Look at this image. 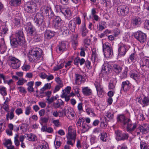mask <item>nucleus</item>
Wrapping results in <instances>:
<instances>
[{
	"label": "nucleus",
	"mask_w": 149,
	"mask_h": 149,
	"mask_svg": "<svg viewBox=\"0 0 149 149\" xmlns=\"http://www.w3.org/2000/svg\"><path fill=\"white\" fill-rule=\"evenodd\" d=\"M43 56L42 50L39 48L35 47L30 52L29 60L31 62H38L43 60Z\"/></svg>",
	"instance_id": "f257e3e1"
},
{
	"label": "nucleus",
	"mask_w": 149,
	"mask_h": 149,
	"mask_svg": "<svg viewBox=\"0 0 149 149\" xmlns=\"http://www.w3.org/2000/svg\"><path fill=\"white\" fill-rule=\"evenodd\" d=\"M15 36L16 38L10 40V42L12 46L16 47L18 45H22L24 44L25 40L23 33L22 31H18L16 33Z\"/></svg>",
	"instance_id": "f03ea898"
},
{
	"label": "nucleus",
	"mask_w": 149,
	"mask_h": 149,
	"mask_svg": "<svg viewBox=\"0 0 149 149\" xmlns=\"http://www.w3.org/2000/svg\"><path fill=\"white\" fill-rule=\"evenodd\" d=\"M76 136V130L72 128V127L69 126L68 127V132L66 136L67 140V144L73 146L75 142Z\"/></svg>",
	"instance_id": "7ed1b4c3"
},
{
	"label": "nucleus",
	"mask_w": 149,
	"mask_h": 149,
	"mask_svg": "<svg viewBox=\"0 0 149 149\" xmlns=\"http://www.w3.org/2000/svg\"><path fill=\"white\" fill-rule=\"evenodd\" d=\"M8 62L10 66L14 69L18 68L20 66L21 62L20 61L12 56H10L8 57Z\"/></svg>",
	"instance_id": "20e7f679"
},
{
	"label": "nucleus",
	"mask_w": 149,
	"mask_h": 149,
	"mask_svg": "<svg viewBox=\"0 0 149 149\" xmlns=\"http://www.w3.org/2000/svg\"><path fill=\"white\" fill-rule=\"evenodd\" d=\"M24 10L27 13H32L35 12L37 8L36 3L33 1L28 2L24 6Z\"/></svg>",
	"instance_id": "39448f33"
},
{
	"label": "nucleus",
	"mask_w": 149,
	"mask_h": 149,
	"mask_svg": "<svg viewBox=\"0 0 149 149\" xmlns=\"http://www.w3.org/2000/svg\"><path fill=\"white\" fill-rule=\"evenodd\" d=\"M103 50L105 57L109 58L112 56L113 54V50L109 45L106 43L103 44Z\"/></svg>",
	"instance_id": "423d86ee"
},
{
	"label": "nucleus",
	"mask_w": 149,
	"mask_h": 149,
	"mask_svg": "<svg viewBox=\"0 0 149 149\" xmlns=\"http://www.w3.org/2000/svg\"><path fill=\"white\" fill-rule=\"evenodd\" d=\"M129 11L128 8L125 5L119 6L117 8V13L120 15L125 16L128 13Z\"/></svg>",
	"instance_id": "0eeeda50"
},
{
	"label": "nucleus",
	"mask_w": 149,
	"mask_h": 149,
	"mask_svg": "<svg viewBox=\"0 0 149 149\" xmlns=\"http://www.w3.org/2000/svg\"><path fill=\"white\" fill-rule=\"evenodd\" d=\"M62 20L60 17H55L53 19L52 25L53 27L56 29H59L62 26Z\"/></svg>",
	"instance_id": "6e6552de"
},
{
	"label": "nucleus",
	"mask_w": 149,
	"mask_h": 149,
	"mask_svg": "<svg viewBox=\"0 0 149 149\" xmlns=\"http://www.w3.org/2000/svg\"><path fill=\"white\" fill-rule=\"evenodd\" d=\"M40 10L42 13H44L46 14L47 16H48L49 18L53 16V12L50 7L42 6L40 8Z\"/></svg>",
	"instance_id": "1a4fd4ad"
},
{
	"label": "nucleus",
	"mask_w": 149,
	"mask_h": 149,
	"mask_svg": "<svg viewBox=\"0 0 149 149\" xmlns=\"http://www.w3.org/2000/svg\"><path fill=\"white\" fill-rule=\"evenodd\" d=\"M34 20L37 26H39L40 24H44L45 22L43 21V17L40 13H37L34 17Z\"/></svg>",
	"instance_id": "9d476101"
},
{
	"label": "nucleus",
	"mask_w": 149,
	"mask_h": 149,
	"mask_svg": "<svg viewBox=\"0 0 149 149\" xmlns=\"http://www.w3.org/2000/svg\"><path fill=\"white\" fill-rule=\"evenodd\" d=\"M24 27L28 33L30 35H33L36 30L35 28L30 22L26 23Z\"/></svg>",
	"instance_id": "9b49d317"
},
{
	"label": "nucleus",
	"mask_w": 149,
	"mask_h": 149,
	"mask_svg": "<svg viewBox=\"0 0 149 149\" xmlns=\"http://www.w3.org/2000/svg\"><path fill=\"white\" fill-rule=\"evenodd\" d=\"M127 51V47L123 44H121L119 45L118 54L119 56H124Z\"/></svg>",
	"instance_id": "f8f14e48"
},
{
	"label": "nucleus",
	"mask_w": 149,
	"mask_h": 149,
	"mask_svg": "<svg viewBox=\"0 0 149 149\" xmlns=\"http://www.w3.org/2000/svg\"><path fill=\"white\" fill-rule=\"evenodd\" d=\"M116 135V139L117 140H121L126 139L128 138V136L124 133H122V132L119 130L115 132Z\"/></svg>",
	"instance_id": "ddd939ff"
},
{
	"label": "nucleus",
	"mask_w": 149,
	"mask_h": 149,
	"mask_svg": "<svg viewBox=\"0 0 149 149\" xmlns=\"http://www.w3.org/2000/svg\"><path fill=\"white\" fill-rule=\"evenodd\" d=\"M112 71L110 67V65L107 63H105L102 66V69L101 70V73L102 74H109Z\"/></svg>",
	"instance_id": "4468645a"
},
{
	"label": "nucleus",
	"mask_w": 149,
	"mask_h": 149,
	"mask_svg": "<svg viewBox=\"0 0 149 149\" xmlns=\"http://www.w3.org/2000/svg\"><path fill=\"white\" fill-rule=\"evenodd\" d=\"M128 120V121L126 124L127 125V130L128 131L130 132L133 131L136 128L137 125L135 123L133 124L130 119Z\"/></svg>",
	"instance_id": "2eb2a0df"
},
{
	"label": "nucleus",
	"mask_w": 149,
	"mask_h": 149,
	"mask_svg": "<svg viewBox=\"0 0 149 149\" xmlns=\"http://www.w3.org/2000/svg\"><path fill=\"white\" fill-rule=\"evenodd\" d=\"M62 13L64 14L66 18L70 19L72 17V13L69 8H63Z\"/></svg>",
	"instance_id": "dca6fc26"
},
{
	"label": "nucleus",
	"mask_w": 149,
	"mask_h": 149,
	"mask_svg": "<svg viewBox=\"0 0 149 149\" xmlns=\"http://www.w3.org/2000/svg\"><path fill=\"white\" fill-rule=\"evenodd\" d=\"M140 65H142L143 67L145 66V68L146 69V70H148L149 69V58H143L142 62L140 63Z\"/></svg>",
	"instance_id": "f3484780"
},
{
	"label": "nucleus",
	"mask_w": 149,
	"mask_h": 149,
	"mask_svg": "<svg viewBox=\"0 0 149 149\" xmlns=\"http://www.w3.org/2000/svg\"><path fill=\"white\" fill-rule=\"evenodd\" d=\"M143 134H146L149 132V125L147 124H143L140 127V132Z\"/></svg>",
	"instance_id": "a211bd4d"
},
{
	"label": "nucleus",
	"mask_w": 149,
	"mask_h": 149,
	"mask_svg": "<svg viewBox=\"0 0 149 149\" xmlns=\"http://www.w3.org/2000/svg\"><path fill=\"white\" fill-rule=\"evenodd\" d=\"M118 121H119L121 123L124 125H126L127 123L128 122V120H129L130 119L127 118L124 116V115H120L118 117Z\"/></svg>",
	"instance_id": "6ab92c4d"
},
{
	"label": "nucleus",
	"mask_w": 149,
	"mask_h": 149,
	"mask_svg": "<svg viewBox=\"0 0 149 149\" xmlns=\"http://www.w3.org/2000/svg\"><path fill=\"white\" fill-rule=\"evenodd\" d=\"M76 26V23L74 20H71L68 24L69 28L72 32L75 31Z\"/></svg>",
	"instance_id": "aec40b11"
},
{
	"label": "nucleus",
	"mask_w": 149,
	"mask_h": 149,
	"mask_svg": "<svg viewBox=\"0 0 149 149\" xmlns=\"http://www.w3.org/2000/svg\"><path fill=\"white\" fill-rule=\"evenodd\" d=\"M55 35V32L53 31L46 30L45 32V37L47 39H50L53 37Z\"/></svg>",
	"instance_id": "412c9836"
},
{
	"label": "nucleus",
	"mask_w": 149,
	"mask_h": 149,
	"mask_svg": "<svg viewBox=\"0 0 149 149\" xmlns=\"http://www.w3.org/2000/svg\"><path fill=\"white\" fill-rule=\"evenodd\" d=\"M67 43L64 42L60 43L57 47L59 51L63 52L65 50L67 47Z\"/></svg>",
	"instance_id": "4be33fe9"
},
{
	"label": "nucleus",
	"mask_w": 149,
	"mask_h": 149,
	"mask_svg": "<svg viewBox=\"0 0 149 149\" xmlns=\"http://www.w3.org/2000/svg\"><path fill=\"white\" fill-rule=\"evenodd\" d=\"M86 79V77L84 75H76L75 83L77 84L80 81L84 82Z\"/></svg>",
	"instance_id": "5701e85b"
},
{
	"label": "nucleus",
	"mask_w": 149,
	"mask_h": 149,
	"mask_svg": "<svg viewBox=\"0 0 149 149\" xmlns=\"http://www.w3.org/2000/svg\"><path fill=\"white\" fill-rule=\"evenodd\" d=\"M21 0H9V4L12 6H17L21 3Z\"/></svg>",
	"instance_id": "b1692460"
},
{
	"label": "nucleus",
	"mask_w": 149,
	"mask_h": 149,
	"mask_svg": "<svg viewBox=\"0 0 149 149\" xmlns=\"http://www.w3.org/2000/svg\"><path fill=\"white\" fill-rule=\"evenodd\" d=\"M129 82L128 81H126L123 82L122 84L121 90H123L124 91H126L129 90L130 86Z\"/></svg>",
	"instance_id": "393cba45"
},
{
	"label": "nucleus",
	"mask_w": 149,
	"mask_h": 149,
	"mask_svg": "<svg viewBox=\"0 0 149 149\" xmlns=\"http://www.w3.org/2000/svg\"><path fill=\"white\" fill-rule=\"evenodd\" d=\"M116 82V79H113L111 80L108 86L109 89L112 91L113 90L115 87Z\"/></svg>",
	"instance_id": "a878e982"
},
{
	"label": "nucleus",
	"mask_w": 149,
	"mask_h": 149,
	"mask_svg": "<svg viewBox=\"0 0 149 149\" xmlns=\"http://www.w3.org/2000/svg\"><path fill=\"white\" fill-rule=\"evenodd\" d=\"M41 130L42 132H45L49 133H52L53 131L52 128L50 127H47L45 125L42 126Z\"/></svg>",
	"instance_id": "bb28decb"
},
{
	"label": "nucleus",
	"mask_w": 149,
	"mask_h": 149,
	"mask_svg": "<svg viewBox=\"0 0 149 149\" xmlns=\"http://www.w3.org/2000/svg\"><path fill=\"white\" fill-rule=\"evenodd\" d=\"M90 127L89 126L86 124V123L81 125V127H79V129L82 132L84 133L87 131L89 129Z\"/></svg>",
	"instance_id": "cd10ccee"
},
{
	"label": "nucleus",
	"mask_w": 149,
	"mask_h": 149,
	"mask_svg": "<svg viewBox=\"0 0 149 149\" xmlns=\"http://www.w3.org/2000/svg\"><path fill=\"white\" fill-rule=\"evenodd\" d=\"M82 92L84 95H89L91 94L92 90L88 87H85L82 88Z\"/></svg>",
	"instance_id": "c85d7f7f"
},
{
	"label": "nucleus",
	"mask_w": 149,
	"mask_h": 149,
	"mask_svg": "<svg viewBox=\"0 0 149 149\" xmlns=\"http://www.w3.org/2000/svg\"><path fill=\"white\" fill-rule=\"evenodd\" d=\"M63 102L61 99H58L54 104L53 106L55 108H58L63 104Z\"/></svg>",
	"instance_id": "c756f323"
},
{
	"label": "nucleus",
	"mask_w": 149,
	"mask_h": 149,
	"mask_svg": "<svg viewBox=\"0 0 149 149\" xmlns=\"http://www.w3.org/2000/svg\"><path fill=\"white\" fill-rule=\"evenodd\" d=\"M81 35L82 36L84 37L86 36L87 35L88 32V31L86 29L85 24L82 26L81 30Z\"/></svg>",
	"instance_id": "7c9ffc66"
},
{
	"label": "nucleus",
	"mask_w": 149,
	"mask_h": 149,
	"mask_svg": "<svg viewBox=\"0 0 149 149\" xmlns=\"http://www.w3.org/2000/svg\"><path fill=\"white\" fill-rule=\"evenodd\" d=\"M51 87V83H47L45 84L43 87L42 88L40 91V94L43 93L44 91L47 89H50Z\"/></svg>",
	"instance_id": "2f4dec72"
},
{
	"label": "nucleus",
	"mask_w": 149,
	"mask_h": 149,
	"mask_svg": "<svg viewBox=\"0 0 149 149\" xmlns=\"http://www.w3.org/2000/svg\"><path fill=\"white\" fill-rule=\"evenodd\" d=\"M113 68L114 71L117 74L119 73L122 70V67L117 64L114 65Z\"/></svg>",
	"instance_id": "473e14b6"
},
{
	"label": "nucleus",
	"mask_w": 149,
	"mask_h": 149,
	"mask_svg": "<svg viewBox=\"0 0 149 149\" xmlns=\"http://www.w3.org/2000/svg\"><path fill=\"white\" fill-rule=\"evenodd\" d=\"M106 24L105 22L103 21L100 22L97 28L99 31H102L106 27Z\"/></svg>",
	"instance_id": "72a5a7b5"
},
{
	"label": "nucleus",
	"mask_w": 149,
	"mask_h": 149,
	"mask_svg": "<svg viewBox=\"0 0 149 149\" xmlns=\"http://www.w3.org/2000/svg\"><path fill=\"white\" fill-rule=\"evenodd\" d=\"M107 136V134L105 132L102 131L101 132L100 139L102 141H106Z\"/></svg>",
	"instance_id": "f704fd0d"
},
{
	"label": "nucleus",
	"mask_w": 149,
	"mask_h": 149,
	"mask_svg": "<svg viewBox=\"0 0 149 149\" xmlns=\"http://www.w3.org/2000/svg\"><path fill=\"white\" fill-rule=\"evenodd\" d=\"M147 38L146 34L140 31V43H143L146 41Z\"/></svg>",
	"instance_id": "c9c22d12"
},
{
	"label": "nucleus",
	"mask_w": 149,
	"mask_h": 149,
	"mask_svg": "<svg viewBox=\"0 0 149 149\" xmlns=\"http://www.w3.org/2000/svg\"><path fill=\"white\" fill-rule=\"evenodd\" d=\"M8 31V29L5 25L1 26L0 27V31H1L2 35L5 34Z\"/></svg>",
	"instance_id": "e433bc0d"
},
{
	"label": "nucleus",
	"mask_w": 149,
	"mask_h": 149,
	"mask_svg": "<svg viewBox=\"0 0 149 149\" xmlns=\"http://www.w3.org/2000/svg\"><path fill=\"white\" fill-rule=\"evenodd\" d=\"M27 137H28V140L29 141H35L37 138L36 136L32 133L27 134Z\"/></svg>",
	"instance_id": "4c0bfd02"
},
{
	"label": "nucleus",
	"mask_w": 149,
	"mask_h": 149,
	"mask_svg": "<svg viewBox=\"0 0 149 149\" xmlns=\"http://www.w3.org/2000/svg\"><path fill=\"white\" fill-rule=\"evenodd\" d=\"M33 84L34 82L33 81L29 82L27 84V85L28 86L27 88L28 91L30 92H33L34 91V88L33 87Z\"/></svg>",
	"instance_id": "58836bf2"
},
{
	"label": "nucleus",
	"mask_w": 149,
	"mask_h": 149,
	"mask_svg": "<svg viewBox=\"0 0 149 149\" xmlns=\"http://www.w3.org/2000/svg\"><path fill=\"white\" fill-rule=\"evenodd\" d=\"M85 123V121L84 119L83 118H79L77 123L76 125L78 128L79 129V127H81V125Z\"/></svg>",
	"instance_id": "ea45409f"
},
{
	"label": "nucleus",
	"mask_w": 149,
	"mask_h": 149,
	"mask_svg": "<svg viewBox=\"0 0 149 149\" xmlns=\"http://www.w3.org/2000/svg\"><path fill=\"white\" fill-rule=\"evenodd\" d=\"M63 34L64 35H67L68 34L69 32V30L67 27L64 26L61 27V28Z\"/></svg>",
	"instance_id": "a19ab883"
},
{
	"label": "nucleus",
	"mask_w": 149,
	"mask_h": 149,
	"mask_svg": "<svg viewBox=\"0 0 149 149\" xmlns=\"http://www.w3.org/2000/svg\"><path fill=\"white\" fill-rule=\"evenodd\" d=\"M97 58V55L96 54L95 49L94 48L92 50V54L91 59L93 62H94Z\"/></svg>",
	"instance_id": "79ce46f5"
},
{
	"label": "nucleus",
	"mask_w": 149,
	"mask_h": 149,
	"mask_svg": "<svg viewBox=\"0 0 149 149\" xmlns=\"http://www.w3.org/2000/svg\"><path fill=\"white\" fill-rule=\"evenodd\" d=\"M33 40L35 42H40L42 40V37L40 34H36L34 36Z\"/></svg>",
	"instance_id": "37998d69"
},
{
	"label": "nucleus",
	"mask_w": 149,
	"mask_h": 149,
	"mask_svg": "<svg viewBox=\"0 0 149 149\" xmlns=\"http://www.w3.org/2000/svg\"><path fill=\"white\" fill-rule=\"evenodd\" d=\"M140 148L141 149H149L147 143L143 141L140 142Z\"/></svg>",
	"instance_id": "c03bdc74"
},
{
	"label": "nucleus",
	"mask_w": 149,
	"mask_h": 149,
	"mask_svg": "<svg viewBox=\"0 0 149 149\" xmlns=\"http://www.w3.org/2000/svg\"><path fill=\"white\" fill-rule=\"evenodd\" d=\"M31 108L30 106L26 107L25 108V113L26 115H29L32 112Z\"/></svg>",
	"instance_id": "a18cd8bd"
},
{
	"label": "nucleus",
	"mask_w": 149,
	"mask_h": 149,
	"mask_svg": "<svg viewBox=\"0 0 149 149\" xmlns=\"http://www.w3.org/2000/svg\"><path fill=\"white\" fill-rule=\"evenodd\" d=\"M105 116L110 120L112 119L114 117L113 113L109 111L106 113Z\"/></svg>",
	"instance_id": "49530a36"
},
{
	"label": "nucleus",
	"mask_w": 149,
	"mask_h": 149,
	"mask_svg": "<svg viewBox=\"0 0 149 149\" xmlns=\"http://www.w3.org/2000/svg\"><path fill=\"white\" fill-rule=\"evenodd\" d=\"M0 93L3 96L7 95L6 88L4 87H0Z\"/></svg>",
	"instance_id": "de8ad7c7"
},
{
	"label": "nucleus",
	"mask_w": 149,
	"mask_h": 149,
	"mask_svg": "<svg viewBox=\"0 0 149 149\" xmlns=\"http://www.w3.org/2000/svg\"><path fill=\"white\" fill-rule=\"evenodd\" d=\"M14 117L13 113L8 112L6 115V119L7 120H8L9 119H12Z\"/></svg>",
	"instance_id": "09e8293b"
},
{
	"label": "nucleus",
	"mask_w": 149,
	"mask_h": 149,
	"mask_svg": "<svg viewBox=\"0 0 149 149\" xmlns=\"http://www.w3.org/2000/svg\"><path fill=\"white\" fill-rule=\"evenodd\" d=\"M4 145L7 147V149L10 146H12V142L10 139H9L3 143Z\"/></svg>",
	"instance_id": "8fccbe9b"
},
{
	"label": "nucleus",
	"mask_w": 149,
	"mask_h": 149,
	"mask_svg": "<svg viewBox=\"0 0 149 149\" xmlns=\"http://www.w3.org/2000/svg\"><path fill=\"white\" fill-rule=\"evenodd\" d=\"M135 60V55L134 53H132L128 59V62L130 63L132 62Z\"/></svg>",
	"instance_id": "3c124183"
},
{
	"label": "nucleus",
	"mask_w": 149,
	"mask_h": 149,
	"mask_svg": "<svg viewBox=\"0 0 149 149\" xmlns=\"http://www.w3.org/2000/svg\"><path fill=\"white\" fill-rule=\"evenodd\" d=\"M97 95L100 97H101L103 96L104 94V91L102 88H98L97 90Z\"/></svg>",
	"instance_id": "603ef678"
},
{
	"label": "nucleus",
	"mask_w": 149,
	"mask_h": 149,
	"mask_svg": "<svg viewBox=\"0 0 149 149\" xmlns=\"http://www.w3.org/2000/svg\"><path fill=\"white\" fill-rule=\"evenodd\" d=\"M139 18V17H135L132 20V23L133 26H136L138 25Z\"/></svg>",
	"instance_id": "864d4df0"
},
{
	"label": "nucleus",
	"mask_w": 149,
	"mask_h": 149,
	"mask_svg": "<svg viewBox=\"0 0 149 149\" xmlns=\"http://www.w3.org/2000/svg\"><path fill=\"white\" fill-rule=\"evenodd\" d=\"M7 103L4 102L3 104L1 105V108L4 109V110L7 112L8 111L9 107Z\"/></svg>",
	"instance_id": "5fc2aeb1"
},
{
	"label": "nucleus",
	"mask_w": 149,
	"mask_h": 149,
	"mask_svg": "<svg viewBox=\"0 0 149 149\" xmlns=\"http://www.w3.org/2000/svg\"><path fill=\"white\" fill-rule=\"evenodd\" d=\"M18 135L16 134L14 137V143L16 146H18L19 145V142L18 140Z\"/></svg>",
	"instance_id": "6e6d98bb"
},
{
	"label": "nucleus",
	"mask_w": 149,
	"mask_h": 149,
	"mask_svg": "<svg viewBox=\"0 0 149 149\" xmlns=\"http://www.w3.org/2000/svg\"><path fill=\"white\" fill-rule=\"evenodd\" d=\"M61 97L62 98H64L66 101L68 102L70 100V96L67 95L66 93H63L61 95Z\"/></svg>",
	"instance_id": "4d7b16f0"
},
{
	"label": "nucleus",
	"mask_w": 149,
	"mask_h": 149,
	"mask_svg": "<svg viewBox=\"0 0 149 149\" xmlns=\"http://www.w3.org/2000/svg\"><path fill=\"white\" fill-rule=\"evenodd\" d=\"M91 40L89 39H86L84 40V44L86 47H88L90 45Z\"/></svg>",
	"instance_id": "13d9d810"
},
{
	"label": "nucleus",
	"mask_w": 149,
	"mask_h": 149,
	"mask_svg": "<svg viewBox=\"0 0 149 149\" xmlns=\"http://www.w3.org/2000/svg\"><path fill=\"white\" fill-rule=\"evenodd\" d=\"M77 108L78 111L80 113L82 112L83 111V104L82 103H79L77 105Z\"/></svg>",
	"instance_id": "bf43d9fd"
},
{
	"label": "nucleus",
	"mask_w": 149,
	"mask_h": 149,
	"mask_svg": "<svg viewBox=\"0 0 149 149\" xmlns=\"http://www.w3.org/2000/svg\"><path fill=\"white\" fill-rule=\"evenodd\" d=\"M55 8L57 12H62L63 8H61L60 6L56 5L55 6Z\"/></svg>",
	"instance_id": "052dcab7"
},
{
	"label": "nucleus",
	"mask_w": 149,
	"mask_h": 149,
	"mask_svg": "<svg viewBox=\"0 0 149 149\" xmlns=\"http://www.w3.org/2000/svg\"><path fill=\"white\" fill-rule=\"evenodd\" d=\"M142 102L143 104L147 105L149 102V99L148 97H145L143 99Z\"/></svg>",
	"instance_id": "680f3d73"
},
{
	"label": "nucleus",
	"mask_w": 149,
	"mask_h": 149,
	"mask_svg": "<svg viewBox=\"0 0 149 149\" xmlns=\"http://www.w3.org/2000/svg\"><path fill=\"white\" fill-rule=\"evenodd\" d=\"M63 86V85H56L55 86V88H54V93H56V92H57L60 89V88L61 87H62Z\"/></svg>",
	"instance_id": "e2e57ef3"
},
{
	"label": "nucleus",
	"mask_w": 149,
	"mask_h": 149,
	"mask_svg": "<svg viewBox=\"0 0 149 149\" xmlns=\"http://www.w3.org/2000/svg\"><path fill=\"white\" fill-rule=\"evenodd\" d=\"M36 149H48L47 146L44 143H42V145L38 146Z\"/></svg>",
	"instance_id": "0e129e2a"
},
{
	"label": "nucleus",
	"mask_w": 149,
	"mask_h": 149,
	"mask_svg": "<svg viewBox=\"0 0 149 149\" xmlns=\"http://www.w3.org/2000/svg\"><path fill=\"white\" fill-rule=\"evenodd\" d=\"M55 80L56 82L57 83L58 85H63L61 79L59 77H57L55 78Z\"/></svg>",
	"instance_id": "69168bd1"
},
{
	"label": "nucleus",
	"mask_w": 149,
	"mask_h": 149,
	"mask_svg": "<svg viewBox=\"0 0 149 149\" xmlns=\"http://www.w3.org/2000/svg\"><path fill=\"white\" fill-rule=\"evenodd\" d=\"M6 126L4 123H0V132L4 131L5 129Z\"/></svg>",
	"instance_id": "338daca9"
},
{
	"label": "nucleus",
	"mask_w": 149,
	"mask_h": 149,
	"mask_svg": "<svg viewBox=\"0 0 149 149\" xmlns=\"http://www.w3.org/2000/svg\"><path fill=\"white\" fill-rule=\"evenodd\" d=\"M144 26L145 28L149 30V20L146 21L144 23Z\"/></svg>",
	"instance_id": "774afa93"
}]
</instances>
